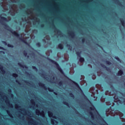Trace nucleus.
Returning <instances> with one entry per match:
<instances>
[{"label": "nucleus", "instance_id": "nucleus-1", "mask_svg": "<svg viewBox=\"0 0 125 125\" xmlns=\"http://www.w3.org/2000/svg\"><path fill=\"white\" fill-rule=\"evenodd\" d=\"M0 19H1V23L5 27V29H7V31H9V32H10L11 34L15 36V37H16V38H19L20 41L21 42H23V43H25V44H26V45H30V44L28 43L27 42V40L26 39H25L24 37H22L21 36L20 37V34L18 33L17 31H14L9 27L8 25H7L6 23H5L4 22H7V19L4 17H1L0 16Z\"/></svg>", "mask_w": 125, "mask_h": 125}, {"label": "nucleus", "instance_id": "nucleus-2", "mask_svg": "<svg viewBox=\"0 0 125 125\" xmlns=\"http://www.w3.org/2000/svg\"><path fill=\"white\" fill-rule=\"evenodd\" d=\"M48 60H49V61L51 62L52 64L56 65V69H57V70L59 71L62 75H63L64 76H65V73H64V71H63V70H62V68H61V67H60V65H59V64H58L57 62L49 58L48 59Z\"/></svg>", "mask_w": 125, "mask_h": 125}, {"label": "nucleus", "instance_id": "nucleus-3", "mask_svg": "<svg viewBox=\"0 0 125 125\" xmlns=\"http://www.w3.org/2000/svg\"><path fill=\"white\" fill-rule=\"evenodd\" d=\"M36 113L37 115H39V114H40L41 116H42V118H44V117H45V114H44V112L43 111H42L41 112V111H40V110L36 109Z\"/></svg>", "mask_w": 125, "mask_h": 125}, {"label": "nucleus", "instance_id": "nucleus-4", "mask_svg": "<svg viewBox=\"0 0 125 125\" xmlns=\"http://www.w3.org/2000/svg\"><path fill=\"white\" fill-rule=\"evenodd\" d=\"M52 26L53 27V29H55V32H57L58 34H59L60 36H61V35H62V32H61V31H60L59 29H57L54 24L52 23Z\"/></svg>", "mask_w": 125, "mask_h": 125}, {"label": "nucleus", "instance_id": "nucleus-5", "mask_svg": "<svg viewBox=\"0 0 125 125\" xmlns=\"http://www.w3.org/2000/svg\"><path fill=\"white\" fill-rule=\"evenodd\" d=\"M67 79H68L70 81H71L73 83L75 86H76L77 87H78V88H79V89H80L82 91H83L82 90V89L81 88V87H80V85H79V84H78L76 82L73 81V80H72L69 79L68 77H67Z\"/></svg>", "mask_w": 125, "mask_h": 125}, {"label": "nucleus", "instance_id": "nucleus-6", "mask_svg": "<svg viewBox=\"0 0 125 125\" xmlns=\"http://www.w3.org/2000/svg\"><path fill=\"white\" fill-rule=\"evenodd\" d=\"M101 66L104 69H105V70L107 71V72H110V71H111L110 67H108L106 66V65H105L104 64H103V63H101Z\"/></svg>", "mask_w": 125, "mask_h": 125}, {"label": "nucleus", "instance_id": "nucleus-7", "mask_svg": "<svg viewBox=\"0 0 125 125\" xmlns=\"http://www.w3.org/2000/svg\"><path fill=\"white\" fill-rule=\"evenodd\" d=\"M123 75H124V71H123V70H119L118 73L116 74V75L119 77L123 76Z\"/></svg>", "mask_w": 125, "mask_h": 125}, {"label": "nucleus", "instance_id": "nucleus-8", "mask_svg": "<svg viewBox=\"0 0 125 125\" xmlns=\"http://www.w3.org/2000/svg\"><path fill=\"white\" fill-rule=\"evenodd\" d=\"M48 115L50 118H54V119H56V116H53V113L52 112L48 111Z\"/></svg>", "mask_w": 125, "mask_h": 125}, {"label": "nucleus", "instance_id": "nucleus-9", "mask_svg": "<svg viewBox=\"0 0 125 125\" xmlns=\"http://www.w3.org/2000/svg\"><path fill=\"white\" fill-rule=\"evenodd\" d=\"M39 85L41 87H42V88H44V89H47L46 86H45V84H44V83L40 82L39 83Z\"/></svg>", "mask_w": 125, "mask_h": 125}, {"label": "nucleus", "instance_id": "nucleus-10", "mask_svg": "<svg viewBox=\"0 0 125 125\" xmlns=\"http://www.w3.org/2000/svg\"><path fill=\"white\" fill-rule=\"evenodd\" d=\"M18 65H19V66H20V67H21V68H25V69H28V66H26L25 65H23L20 62H19L18 63Z\"/></svg>", "mask_w": 125, "mask_h": 125}, {"label": "nucleus", "instance_id": "nucleus-11", "mask_svg": "<svg viewBox=\"0 0 125 125\" xmlns=\"http://www.w3.org/2000/svg\"><path fill=\"white\" fill-rule=\"evenodd\" d=\"M6 103H7V105H9L11 108H13V105L12 104H10L9 100H8L7 98L6 100Z\"/></svg>", "mask_w": 125, "mask_h": 125}, {"label": "nucleus", "instance_id": "nucleus-12", "mask_svg": "<svg viewBox=\"0 0 125 125\" xmlns=\"http://www.w3.org/2000/svg\"><path fill=\"white\" fill-rule=\"evenodd\" d=\"M68 35L71 37V38H74L75 37V32L74 31H71L70 32L68 33Z\"/></svg>", "mask_w": 125, "mask_h": 125}, {"label": "nucleus", "instance_id": "nucleus-13", "mask_svg": "<svg viewBox=\"0 0 125 125\" xmlns=\"http://www.w3.org/2000/svg\"><path fill=\"white\" fill-rule=\"evenodd\" d=\"M0 71H1V72H2V73L3 74L5 73V70H4V69H3V66L0 65Z\"/></svg>", "mask_w": 125, "mask_h": 125}, {"label": "nucleus", "instance_id": "nucleus-14", "mask_svg": "<svg viewBox=\"0 0 125 125\" xmlns=\"http://www.w3.org/2000/svg\"><path fill=\"white\" fill-rule=\"evenodd\" d=\"M55 123L56 124H58V121H57L56 120H54L53 119H51V124L52 125H54Z\"/></svg>", "mask_w": 125, "mask_h": 125}, {"label": "nucleus", "instance_id": "nucleus-15", "mask_svg": "<svg viewBox=\"0 0 125 125\" xmlns=\"http://www.w3.org/2000/svg\"><path fill=\"white\" fill-rule=\"evenodd\" d=\"M58 48L61 50H62V49H63V48H64V45L62 43H59L58 44Z\"/></svg>", "mask_w": 125, "mask_h": 125}, {"label": "nucleus", "instance_id": "nucleus-16", "mask_svg": "<svg viewBox=\"0 0 125 125\" xmlns=\"http://www.w3.org/2000/svg\"><path fill=\"white\" fill-rule=\"evenodd\" d=\"M120 20L121 21V23L122 26H123V27H125V21H124V19H122V18H120Z\"/></svg>", "mask_w": 125, "mask_h": 125}, {"label": "nucleus", "instance_id": "nucleus-17", "mask_svg": "<svg viewBox=\"0 0 125 125\" xmlns=\"http://www.w3.org/2000/svg\"><path fill=\"white\" fill-rule=\"evenodd\" d=\"M110 110L111 111H114V109H112V106H110L109 108H106L105 112L106 113H109Z\"/></svg>", "mask_w": 125, "mask_h": 125}, {"label": "nucleus", "instance_id": "nucleus-18", "mask_svg": "<svg viewBox=\"0 0 125 125\" xmlns=\"http://www.w3.org/2000/svg\"><path fill=\"white\" fill-rule=\"evenodd\" d=\"M23 55L24 56H25V57H27V58H29V57H30V56L28 55V53H27V51L25 50L23 51Z\"/></svg>", "mask_w": 125, "mask_h": 125}, {"label": "nucleus", "instance_id": "nucleus-19", "mask_svg": "<svg viewBox=\"0 0 125 125\" xmlns=\"http://www.w3.org/2000/svg\"><path fill=\"white\" fill-rule=\"evenodd\" d=\"M79 61H80V62H81V63H83V62H84V61H85L84 58H83L82 57H79Z\"/></svg>", "mask_w": 125, "mask_h": 125}, {"label": "nucleus", "instance_id": "nucleus-20", "mask_svg": "<svg viewBox=\"0 0 125 125\" xmlns=\"http://www.w3.org/2000/svg\"><path fill=\"white\" fill-rule=\"evenodd\" d=\"M116 2H117V4L119 5V6H124L122 4V3L120 2L119 0H114Z\"/></svg>", "mask_w": 125, "mask_h": 125}, {"label": "nucleus", "instance_id": "nucleus-21", "mask_svg": "<svg viewBox=\"0 0 125 125\" xmlns=\"http://www.w3.org/2000/svg\"><path fill=\"white\" fill-rule=\"evenodd\" d=\"M81 52L79 51L76 52V54L78 58H79L80 57H82V56L81 55Z\"/></svg>", "mask_w": 125, "mask_h": 125}, {"label": "nucleus", "instance_id": "nucleus-22", "mask_svg": "<svg viewBox=\"0 0 125 125\" xmlns=\"http://www.w3.org/2000/svg\"><path fill=\"white\" fill-rule=\"evenodd\" d=\"M89 114L91 116V118L92 120H94V114H93V113L91 111H90Z\"/></svg>", "mask_w": 125, "mask_h": 125}, {"label": "nucleus", "instance_id": "nucleus-23", "mask_svg": "<svg viewBox=\"0 0 125 125\" xmlns=\"http://www.w3.org/2000/svg\"><path fill=\"white\" fill-rule=\"evenodd\" d=\"M66 47L68 48V50H72V46H71V44H67L66 45Z\"/></svg>", "mask_w": 125, "mask_h": 125}, {"label": "nucleus", "instance_id": "nucleus-24", "mask_svg": "<svg viewBox=\"0 0 125 125\" xmlns=\"http://www.w3.org/2000/svg\"><path fill=\"white\" fill-rule=\"evenodd\" d=\"M104 62L107 65H112V62L109 61L105 60Z\"/></svg>", "mask_w": 125, "mask_h": 125}, {"label": "nucleus", "instance_id": "nucleus-25", "mask_svg": "<svg viewBox=\"0 0 125 125\" xmlns=\"http://www.w3.org/2000/svg\"><path fill=\"white\" fill-rule=\"evenodd\" d=\"M63 105H65L66 106H67V107H69V103L67 102L63 101L62 102Z\"/></svg>", "mask_w": 125, "mask_h": 125}, {"label": "nucleus", "instance_id": "nucleus-26", "mask_svg": "<svg viewBox=\"0 0 125 125\" xmlns=\"http://www.w3.org/2000/svg\"><path fill=\"white\" fill-rule=\"evenodd\" d=\"M90 109L91 111H94V110H96V109H95V107H94V105L93 104H92V107H90Z\"/></svg>", "mask_w": 125, "mask_h": 125}, {"label": "nucleus", "instance_id": "nucleus-27", "mask_svg": "<svg viewBox=\"0 0 125 125\" xmlns=\"http://www.w3.org/2000/svg\"><path fill=\"white\" fill-rule=\"evenodd\" d=\"M12 77H13V78H18V74H17L16 73H13L12 74Z\"/></svg>", "mask_w": 125, "mask_h": 125}, {"label": "nucleus", "instance_id": "nucleus-28", "mask_svg": "<svg viewBox=\"0 0 125 125\" xmlns=\"http://www.w3.org/2000/svg\"><path fill=\"white\" fill-rule=\"evenodd\" d=\"M58 85L59 86H63V81H60L59 82Z\"/></svg>", "mask_w": 125, "mask_h": 125}, {"label": "nucleus", "instance_id": "nucleus-29", "mask_svg": "<svg viewBox=\"0 0 125 125\" xmlns=\"http://www.w3.org/2000/svg\"><path fill=\"white\" fill-rule=\"evenodd\" d=\"M36 46H38V47H41V46H42V44H41V42H38L36 43Z\"/></svg>", "mask_w": 125, "mask_h": 125}, {"label": "nucleus", "instance_id": "nucleus-30", "mask_svg": "<svg viewBox=\"0 0 125 125\" xmlns=\"http://www.w3.org/2000/svg\"><path fill=\"white\" fill-rule=\"evenodd\" d=\"M69 96L70 97H71V98H75V96L74 95V94L72 93H69Z\"/></svg>", "mask_w": 125, "mask_h": 125}, {"label": "nucleus", "instance_id": "nucleus-31", "mask_svg": "<svg viewBox=\"0 0 125 125\" xmlns=\"http://www.w3.org/2000/svg\"><path fill=\"white\" fill-rule=\"evenodd\" d=\"M83 96H84V99H86L88 101H89V102H90V103H91V102H90V101H89V100H88V99H87V98L86 97L85 95H84V94H83Z\"/></svg>", "mask_w": 125, "mask_h": 125}, {"label": "nucleus", "instance_id": "nucleus-32", "mask_svg": "<svg viewBox=\"0 0 125 125\" xmlns=\"http://www.w3.org/2000/svg\"><path fill=\"white\" fill-rule=\"evenodd\" d=\"M47 89L48 90V91H49V92H53V91H54V90L53 89H51V88H47Z\"/></svg>", "mask_w": 125, "mask_h": 125}, {"label": "nucleus", "instance_id": "nucleus-33", "mask_svg": "<svg viewBox=\"0 0 125 125\" xmlns=\"http://www.w3.org/2000/svg\"><path fill=\"white\" fill-rule=\"evenodd\" d=\"M31 102L33 106H35L36 105V102H35V101H34V100H31Z\"/></svg>", "mask_w": 125, "mask_h": 125}, {"label": "nucleus", "instance_id": "nucleus-34", "mask_svg": "<svg viewBox=\"0 0 125 125\" xmlns=\"http://www.w3.org/2000/svg\"><path fill=\"white\" fill-rule=\"evenodd\" d=\"M7 46L8 47H11L12 48H13L14 47V46L11 44H8Z\"/></svg>", "mask_w": 125, "mask_h": 125}, {"label": "nucleus", "instance_id": "nucleus-35", "mask_svg": "<svg viewBox=\"0 0 125 125\" xmlns=\"http://www.w3.org/2000/svg\"><path fill=\"white\" fill-rule=\"evenodd\" d=\"M32 69L35 71H38V68L35 66H32Z\"/></svg>", "mask_w": 125, "mask_h": 125}, {"label": "nucleus", "instance_id": "nucleus-36", "mask_svg": "<svg viewBox=\"0 0 125 125\" xmlns=\"http://www.w3.org/2000/svg\"><path fill=\"white\" fill-rule=\"evenodd\" d=\"M6 112H7V113L8 114V115H9V116L10 117H12V115H11V114H10V112L9 111L6 110Z\"/></svg>", "mask_w": 125, "mask_h": 125}, {"label": "nucleus", "instance_id": "nucleus-37", "mask_svg": "<svg viewBox=\"0 0 125 125\" xmlns=\"http://www.w3.org/2000/svg\"><path fill=\"white\" fill-rule=\"evenodd\" d=\"M114 98L115 100H117V99H119V96H118L117 95H115L114 97Z\"/></svg>", "mask_w": 125, "mask_h": 125}, {"label": "nucleus", "instance_id": "nucleus-38", "mask_svg": "<svg viewBox=\"0 0 125 125\" xmlns=\"http://www.w3.org/2000/svg\"><path fill=\"white\" fill-rule=\"evenodd\" d=\"M115 59L116 60H117V61H120V62H121V59H120V58H119V57H115Z\"/></svg>", "mask_w": 125, "mask_h": 125}, {"label": "nucleus", "instance_id": "nucleus-39", "mask_svg": "<svg viewBox=\"0 0 125 125\" xmlns=\"http://www.w3.org/2000/svg\"><path fill=\"white\" fill-rule=\"evenodd\" d=\"M2 43H3V44H4L5 45H7V42H6L5 41H2Z\"/></svg>", "mask_w": 125, "mask_h": 125}, {"label": "nucleus", "instance_id": "nucleus-40", "mask_svg": "<svg viewBox=\"0 0 125 125\" xmlns=\"http://www.w3.org/2000/svg\"><path fill=\"white\" fill-rule=\"evenodd\" d=\"M85 41V39L84 38H83L82 39V42L83 43Z\"/></svg>", "mask_w": 125, "mask_h": 125}, {"label": "nucleus", "instance_id": "nucleus-41", "mask_svg": "<svg viewBox=\"0 0 125 125\" xmlns=\"http://www.w3.org/2000/svg\"><path fill=\"white\" fill-rule=\"evenodd\" d=\"M24 83H28L29 84H30V83H29V81L24 80Z\"/></svg>", "mask_w": 125, "mask_h": 125}, {"label": "nucleus", "instance_id": "nucleus-42", "mask_svg": "<svg viewBox=\"0 0 125 125\" xmlns=\"http://www.w3.org/2000/svg\"><path fill=\"white\" fill-rule=\"evenodd\" d=\"M41 28H44V24H42L41 25Z\"/></svg>", "mask_w": 125, "mask_h": 125}, {"label": "nucleus", "instance_id": "nucleus-43", "mask_svg": "<svg viewBox=\"0 0 125 125\" xmlns=\"http://www.w3.org/2000/svg\"><path fill=\"white\" fill-rule=\"evenodd\" d=\"M16 83H19V84H21V83H20V82H19L18 80H16Z\"/></svg>", "mask_w": 125, "mask_h": 125}, {"label": "nucleus", "instance_id": "nucleus-44", "mask_svg": "<svg viewBox=\"0 0 125 125\" xmlns=\"http://www.w3.org/2000/svg\"><path fill=\"white\" fill-rule=\"evenodd\" d=\"M0 49H2V50H5V49L3 48V47H0Z\"/></svg>", "mask_w": 125, "mask_h": 125}, {"label": "nucleus", "instance_id": "nucleus-45", "mask_svg": "<svg viewBox=\"0 0 125 125\" xmlns=\"http://www.w3.org/2000/svg\"><path fill=\"white\" fill-rule=\"evenodd\" d=\"M0 53H2V54H4L5 53L3 51H0Z\"/></svg>", "mask_w": 125, "mask_h": 125}, {"label": "nucleus", "instance_id": "nucleus-46", "mask_svg": "<svg viewBox=\"0 0 125 125\" xmlns=\"http://www.w3.org/2000/svg\"><path fill=\"white\" fill-rule=\"evenodd\" d=\"M41 76H42V77H44V76H45V75L43 73H41Z\"/></svg>", "mask_w": 125, "mask_h": 125}, {"label": "nucleus", "instance_id": "nucleus-47", "mask_svg": "<svg viewBox=\"0 0 125 125\" xmlns=\"http://www.w3.org/2000/svg\"><path fill=\"white\" fill-rule=\"evenodd\" d=\"M108 92H109V90H106V91H105V95H107V93H108Z\"/></svg>", "mask_w": 125, "mask_h": 125}, {"label": "nucleus", "instance_id": "nucleus-48", "mask_svg": "<svg viewBox=\"0 0 125 125\" xmlns=\"http://www.w3.org/2000/svg\"><path fill=\"white\" fill-rule=\"evenodd\" d=\"M15 107H16V108H20V106H19V105H18V104H16V105H15Z\"/></svg>", "mask_w": 125, "mask_h": 125}, {"label": "nucleus", "instance_id": "nucleus-49", "mask_svg": "<svg viewBox=\"0 0 125 125\" xmlns=\"http://www.w3.org/2000/svg\"><path fill=\"white\" fill-rule=\"evenodd\" d=\"M8 92H11V89H9L8 90Z\"/></svg>", "mask_w": 125, "mask_h": 125}, {"label": "nucleus", "instance_id": "nucleus-50", "mask_svg": "<svg viewBox=\"0 0 125 125\" xmlns=\"http://www.w3.org/2000/svg\"><path fill=\"white\" fill-rule=\"evenodd\" d=\"M31 121H32L33 122V123H35V121L34 120V119L30 118Z\"/></svg>", "mask_w": 125, "mask_h": 125}, {"label": "nucleus", "instance_id": "nucleus-51", "mask_svg": "<svg viewBox=\"0 0 125 125\" xmlns=\"http://www.w3.org/2000/svg\"><path fill=\"white\" fill-rule=\"evenodd\" d=\"M110 87H111V88H114V86H113L112 85H111L110 86Z\"/></svg>", "mask_w": 125, "mask_h": 125}, {"label": "nucleus", "instance_id": "nucleus-52", "mask_svg": "<svg viewBox=\"0 0 125 125\" xmlns=\"http://www.w3.org/2000/svg\"><path fill=\"white\" fill-rule=\"evenodd\" d=\"M54 94H55V95H57V93H56V92H54Z\"/></svg>", "mask_w": 125, "mask_h": 125}, {"label": "nucleus", "instance_id": "nucleus-53", "mask_svg": "<svg viewBox=\"0 0 125 125\" xmlns=\"http://www.w3.org/2000/svg\"><path fill=\"white\" fill-rule=\"evenodd\" d=\"M23 5H24V4H21V7H23Z\"/></svg>", "mask_w": 125, "mask_h": 125}, {"label": "nucleus", "instance_id": "nucleus-54", "mask_svg": "<svg viewBox=\"0 0 125 125\" xmlns=\"http://www.w3.org/2000/svg\"><path fill=\"white\" fill-rule=\"evenodd\" d=\"M92 125H96L95 124H94V123H92Z\"/></svg>", "mask_w": 125, "mask_h": 125}, {"label": "nucleus", "instance_id": "nucleus-55", "mask_svg": "<svg viewBox=\"0 0 125 125\" xmlns=\"http://www.w3.org/2000/svg\"><path fill=\"white\" fill-rule=\"evenodd\" d=\"M32 55H35V53H33L32 54Z\"/></svg>", "mask_w": 125, "mask_h": 125}, {"label": "nucleus", "instance_id": "nucleus-56", "mask_svg": "<svg viewBox=\"0 0 125 125\" xmlns=\"http://www.w3.org/2000/svg\"><path fill=\"white\" fill-rule=\"evenodd\" d=\"M43 42H45V40H44V39L42 40Z\"/></svg>", "mask_w": 125, "mask_h": 125}, {"label": "nucleus", "instance_id": "nucleus-57", "mask_svg": "<svg viewBox=\"0 0 125 125\" xmlns=\"http://www.w3.org/2000/svg\"><path fill=\"white\" fill-rule=\"evenodd\" d=\"M27 75H30V74H29V73L27 72Z\"/></svg>", "mask_w": 125, "mask_h": 125}, {"label": "nucleus", "instance_id": "nucleus-58", "mask_svg": "<svg viewBox=\"0 0 125 125\" xmlns=\"http://www.w3.org/2000/svg\"><path fill=\"white\" fill-rule=\"evenodd\" d=\"M77 113H79V112L78 111L76 110Z\"/></svg>", "mask_w": 125, "mask_h": 125}, {"label": "nucleus", "instance_id": "nucleus-59", "mask_svg": "<svg viewBox=\"0 0 125 125\" xmlns=\"http://www.w3.org/2000/svg\"><path fill=\"white\" fill-rule=\"evenodd\" d=\"M53 80H54V79H55V77H54L53 78Z\"/></svg>", "mask_w": 125, "mask_h": 125}, {"label": "nucleus", "instance_id": "nucleus-60", "mask_svg": "<svg viewBox=\"0 0 125 125\" xmlns=\"http://www.w3.org/2000/svg\"><path fill=\"white\" fill-rule=\"evenodd\" d=\"M11 96H13V95L12 94H11Z\"/></svg>", "mask_w": 125, "mask_h": 125}, {"label": "nucleus", "instance_id": "nucleus-61", "mask_svg": "<svg viewBox=\"0 0 125 125\" xmlns=\"http://www.w3.org/2000/svg\"><path fill=\"white\" fill-rule=\"evenodd\" d=\"M23 111H25V109H23Z\"/></svg>", "mask_w": 125, "mask_h": 125}, {"label": "nucleus", "instance_id": "nucleus-62", "mask_svg": "<svg viewBox=\"0 0 125 125\" xmlns=\"http://www.w3.org/2000/svg\"><path fill=\"white\" fill-rule=\"evenodd\" d=\"M124 85H125V83H124Z\"/></svg>", "mask_w": 125, "mask_h": 125}, {"label": "nucleus", "instance_id": "nucleus-63", "mask_svg": "<svg viewBox=\"0 0 125 125\" xmlns=\"http://www.w3.org/2000/svg\"><path fill=\"white\" fill-rule=\"evenodd\" d=\"M119 101L121 102V101H120V100H119Z\"/></svg>", "mask_w": 125, "mask_h": 125}, {"label": "nucleus", "instance_id": "nucleus-64", "mask_svg": "<svg viewBox=\"0 0 125 125\" xmlns=\"http://www.w3.org/2000/svg\"><path fill=\"white\" fill-rule=\"evenodd\" d=\"M124 102H125V101H124Z\"/></svg>", "mask_w": 125, "mask_h": 125}]
</instances>
